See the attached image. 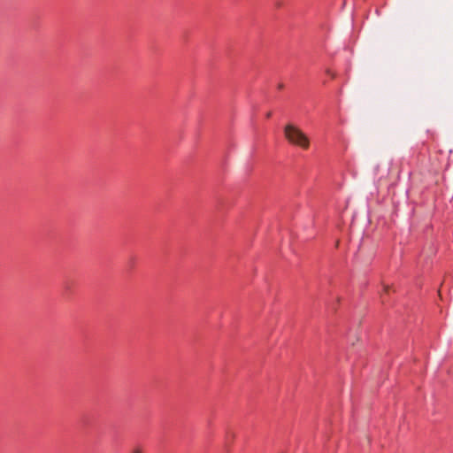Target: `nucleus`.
I'll return each instance as SVG.
<instances>
[{
	"label": "nucleus",
	"instance_id": "f257e3e1",
	"mask_svg": "<svg viewBox=\"0 0 453 453\" xmlns=\"http://www.w3.org/2000/svg\"><path fill=\"white\" fill-rule=\"evenodd\" d=\"M284 136L290 144L303 150H308L310 147V139L307 134L293 124H287L284 127Z\"/></svg>",
	"mask_w": 453,
	"mask_h": 453
},
{
	"label": "nucleus",
	"instance_id": "f03ea898",
	"mask_svg": "<svg viewBox=\"0 0 453 453\" xmlns=\"http://www.w3.org/2000/svg\"><path fill=\"white\" fill-rule=\"evenodd\" d=\"M132 453H143L141 449H134Z\"/></svg>",
	"mask_w": 453,
	"mask_h": 453
},
{
	"label": "nucleus",
	"instance_id": "7ed1b4c3",
	"mask_svg": "<svg viewBox=\"0 0 453 453\" xmlns=\"http://www.w3.org/2000/svg\"><path fill=\"white\" fill-rule=\"evenodd\" d=\"M278 88H279L280 89L283 88V84H279Z\"/></svg>",
	"mask_w": 453,
	"mask_h": 453
},
{
	"label": "nucleus",
	"instance_id": "20e7f679",
	"mask_svg": "<svg viewBox=\"0 0 453 453\" xmlns=\"http://www.w3.org/2000/svg\"><path fill=\"white\" fill-rule=\"evenodd\" d=\"M271 116H272V113H271V112H268V113L266 114V117H267V118H270Z\"/></svg>",
	"mask_w": 453,
	"mask_h": 453
},
{
	"label": "nucleus",
	"instance_id": "39448f33",
	"mask_svg": "<svg viewBox=\"0 0 453 453\" xmlns=\"http://www.w3.org/2000/svg\"><path fill=\"white\" fill-rule=\"evenodd\" d=\"M327 73H329V75H332V77H334V74H332V73H330V71H327Z\"/></svg>",
	"mask_w": 453,
	"mask_h": 453
},
{
	"label": "nucleus",
	"instance_id": "423d86ee",
	"mask_svg": "<svg viewBox=\"0 0 453 453\" xmlns=\"http://www.w3.org/2000/svg\"><path fill=\"white\" fill-rule=\"evenodd\" d=\"M327 73H329V75H332V77H334V74H332V73H330V71H327Z\"/></svg>",
	"mask_w": 453,
	"mask_h": 453
},
{
	"label": "nucleus",
	"instance_id": "0eeeda50",
	"mask_svg": "<svg viewBox=\"0 0 453 453\" xmlns=\"http://www.w3.org/2000/svg\"><path fill=\"white\" fill-rule=\"evenodd\" d=\"M327 73H329V75H332V77H334V74H332V73H330V71H327Z\"/></svg>",
	"mask_w": 453,
	"mask_h": 453
}]
</instances>
